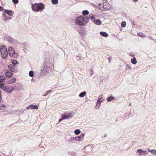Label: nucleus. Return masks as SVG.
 Here are the masks:
<instances>
[{
	"label": "nucleus",
	"mask_w": 156,
	"mask_h": 156,
	"mask_svg": "<svg viewBox=\"0 0 156 156\" xmlns=\"http://www.w3.org/2000/svg\"><path fill=\"white\" fill-rule=\"evenodd\" d=\"M45 6L44 4L41 3L40 2L38 3H35L31 5L32 9L34 11L39 12L42 11L45 9Z\"/></svg>",
	"instance_id": "obj_1"
},
{
	"label": "nucleus",
	"mask_w": 156,
	"mask_h": 156,
	"mask_svg": "<svg viewBox=\"0 0 156 156\" xmlns=\"http://www.w3.org/2000/svg\"><path fill=\"white\" fill-rule=\"evenodd\" d=\"M53 67V64L49 62L45 63V65L41 69V70L43 72L44 71V73H48L49 71L51 70Z\"/></svg>",
	"instance_id": "obj_2"
},
{
	"label": "nucleus",
	"mask_w": 156,
	"mask_h": 156,
	"mask_svg": "<svg viewBox=\"0 0 156 156\" xmlns=\"http://www.w3.org/2000/svg\"><path fill=\"white\" fill-rule=\"evenodd\" d=\"M6 39L10 43L18 44L20 45L21 44V43L10 36L6 37Z\"/></svg>",
	"instance_id": "obj_3"
},
{
	"label": "nucleus",
	"mask_w": 156,
	"mask_h": 156,
	"mask_svg": "<svg viewBox=\"0 0 156 156\" xmlns=\"http://www.w3.org/2000/svg\"><path fill=\"white\" fill-rule=\"evenodd\" d=\"M9 54L11 57H17L18 53H15V50L12 47H9L8 48Z\"/></svg>",
	"instance_id": "obj_4"
},
{
	"label": "nucleus",
	"mask_w": 156,
	"mask_h": 156,
	"mask_svg": "<svg viewBox=\"0 0 156 156\" xmlns=\"http://www.w3.org/2000/svg\"><path fill=\"white\" fill-rule=\"evenodd\" d=\"M83 16H80L76 18V23L78 25H84L85 23L83 22Z\"/></svg>",
	"instance_id": "obj_5"
},
{
	"label": "nucleus",
	"mask_w": 156,
	"mask_h": 156,
	"mask_svg": "<svg viewBox=\"0 0 156 156\" xmlns=\"http://www.w3.org/2000/svg\"><path fill=\"white\" fill-rule=\"evenodd\" d=\"M103 95H100L97 100V101L96 106V108H99L100 106V104L101 102L103 101V100H102L101 101V99L103 98Z\"/></svg>",
	"instance_id": "obj_6"
},
{
	"label": "nucleus",
	"mask_w": 156,
	"mask_h": 156,
	"mask_svg": "<svg viewBox=\"0 0 156 156\" xmlns=\"http://www.w3.org/2000/svg\"><path fill=\"white\" fill-rule=\"evenodd\" d=\"M90 18L92 21L94 22L95 24L98 25H101V21L100 20L96 19L93 16H91L90 17Z\"/></svg>",
	"instance_id": "obj_7"
},
{
	"label": "nucleus",
	"mask_w": 156,
	"mask_h": 156,
	"mask_svg": "<svg viewBox=\"0 0 156 156\" xmlns=\"http://www.w3.org/2000/svg\"><path fill=\"white\" fill-rule=\"evenodd\" d=\"M0 52L1 54L8 52L7 49L5 46H1L0 47Z\"/></svg>",
	"instance_id": "obj_8"
},
{
	"label": "nucleus",
	"mask_w": 156,
	"mask_h": 156,
	"mask_svg": "<svg viewBox=\"0 0 156 156\" xmlns=\"http://www.w3.org/2000/svg\"><path fill=\"white\" fill-rule=\"evenodd\" d=\"M4 13H5L10 16H12L13 15L14 12L11 10L5 9L4 10Z\"/></svg>",
	"instance_id": "obj_9"
},
{
	"label": "nucleus",
	"mask_w": 156,
	"mask_h": 156,
	"mask_svg": "<svg viewBox=\"0 0 156 156\" xmlns=\"http://www.w3.org/2000/svg\"><path fill=\"white\" fill-rule=\"evenodd\" d=\"M85 134L81 133L80 136L75 137V140L77 141H81L83 139Z\"/></svg>",
	"instance_id": "obj_10"
},
{
	"label": "nucleus",
	"mask_w": 156,
	"mask_h": 156,
	"mask_svg": "<svg viewBox=\"0 0 156 156\" xmlns=\"http://www.w3.org/2000/svg\"><path fill=\"white\" fill-rule=\"evenodd\" d=\"M38 108V106L36 105H30L27 107L26 109H27L29 108H31L34 109H37Z\"/></svg>",
	"instance_id": "obj_11"
},
{
	"label": "nucleus",
	"mask_w": 156,
	"mask_h": 156,
	"mask_svg": "<svg viewBox=\"0 0 156 156\" xmlns=\"http://www.w3.org/2000/svg\"><path fill=\"white\" fill-rule=\"evenodd\" d=\"M13 73L12 72H9V71H6L5 73L6 77L9 78L12 76Z\"/></svg>",
	"instance_id": "obj_12"
},
{
	"label": "nucleus",
	"mask_w": 156,
	"mask_h": 156,
	"mask_svg": "<svg viewBox=\"0 0 156 156\" xmlns=\"http://www.w3.org/2000/svg\"><path fill=\"white\" fill-rule=\"evenodd\" d=\"M3 90L8 93H10L13 90L10 89V87L8 86L7 87H3Z\"/></svg>",
	"instance_id": "obj_13"
},
{
	"label": "nucleus",
	"mask_w": 156,
	"mask_h": 156,
	"mask_svg": "<svg viewBox=\"0 0 156 156\" xmlns=\"http://www.w3.org/2000/svg\"><path fill=\"white\" fill-rule=\"evenodd\" d=\"M83 22L85 23V25L90 20V17L88 16H86L85 17L83 16Z\"/></svg>",
	"instance_id": "obj_14"
},
{
	"label": "nucleus",
	"mask_w": 156,
	"mask_h": 156,
	"mask_svg": "<svg viewBox=\"0 0 156 156\" xmlns=\"http://www.w3.org/2000/svg\"><path fill=\"white\" fill-rule=\"evenodd\" d=\"M100 34L102 36L107 37L108 36V34L105 32L101 31L100 32Z\"/></svg>",
	"instance_id": "obj_15"
},
{
	"label": "nucleus",
	"mask_w": 156,
	"mask_h": 156,
	"mask_svg": "<svg viewBox=\"0 0 156 156\" xmlns=\"http://www.w3.org/2000/svg\"><path fill=\"white\" fill-rule=\"evenodd\" d=\"M15 88L17 90H20L22 88L20 84H16L15 86Z\"/></svg>",
	"instance_id": "obj_16"
},
{
	"label": "nucleus",
	"mask_w": 156,
	"mask_h": 156,
	"mask_svg": "<svg viewBox=\"0 0 156 156\" xmlns=\"http://www.w3.org/2000/svg\"><path fill=\"white\" fill-rule=\"evenodd\" d=\"M92 147H91L88 146H86L84 147V149L85 150H87V151L89 152L91 151Z\"/></svg>",
	"instance_id": "obj_17"
},
{
	"label": "nucleus",
	"mask_w": 156,
	"mask_h": 156,
	"mask_svg": "<svg viewBox=\"0 0 156 156\" xmlns=\"http://www.w3.org/2000/svg\"><path fill=\"white\" fill-rule=\"evenodd\" d=\"M16 79L13 77L12 79L9 80L8 81V83L9 84H11L13 83H14L16 81Z\"/></svg>",
	"instance_id": "obj_18"
},
{
	"label": "nucleus",
	"mask_w": 156,
	"mask_h": 156,
	"mask_svg": "<svg viewBox=\"0 0 156 156\" xmlns=\"http://www.w3.org/2000/svg\"><path fill=\"white\" fill-rule=\"evenodd\" d=\"M114 99H115V98L114 97H113V96H109L107 98L106 100L108 102H110V101H112Z\"/></svg>",
	"instance_id": "obj_19"
},
{
	"label": "nucleus",
	"mask_w": 156,
	"mask_h": 156,
	"mask_svg": "<svg viewBox=\"0 0 156 156\" xmlns=\"http://www.w3.org/2000/svg\"><path fill=\"white\" fill-rule=\"evenodd\" d=\"M131 63L133 64H136L137 63V60L136 58L133 57V58L131 59Z\"/></svg>",
	"instance_id": "obj_20"
},
{
	"label": "nucleus",
	"mask_w": 156,
	"mask_h": 156,
	"mask_svg": "<svg viewBox=\"0 0 156 156\" xmlns=\"http://www.w3.org/2000/svg\"><path fill=\"white\" fill-rule=\"evenodd\" d=\"M86 92L84 91L81 93L79 95V96L81 98L85 96L86 94Z\"/></svg>",
	"instance_id": "obj_21"
},
{
	"label": "nucleus",
	"mask_w": 156,
	"mask_h": 156,
	"mask_svg": "<svg viewBox=\"0 0 156 156\" xmlns=\"http://www.w3.org/2000/svg\"><path fill=\"white\" fill-rule=\"evenodd\" d=\"M143 152H144V151L140 149H138L137 151V152L139 153V155H140L144 154Z\"/></svg>",
	"instance_id": "obj_22"
},
{
	"label": "nucleus",
	"mask_w": 156,
	"mask_h": 156,
	"mask_svg": "<svg viewBox=\"0 0 156 156\" xmlns=\"http://www.w3.org/2000/svg\"><path fill=\"white\" fill-rule=\"evenodd\" d=\"M8 52H5V53H3V54H1L2 55V58L3 59H5V58H6L8 55Z\"/></svg>",
	"instance_id": "obj_23"
},
{
	"label": "nucleus",
	"mask_w": 156,
	"mask_h": 156,
	"mask_svg": "<svg viewBox=\"0 0 156 156\" xmlns=\"http://www.w3.org/2000/svg\"><path fill=\"white\" fill-rule=\"evenodd\" d=\"M82 14L84 16H86L89 14V12L87 10H84L83 11Z\"/></svg>",
	"instance_id": "obj_24"
},
{
	"label": "nucleus",
	"mask_w": 156,
	"mask_h": 156,
	"mask_svg": "<svg viewBox=\"0 0 156 156\" xmlns=\"http://www.w3.org/2000/svg\"><path fill=\"white\" fill-rule=\"evenodd\" d=\"M5 80V77L3 76H0V83L2 82Z\"/></svg>",
	"instance_id": "obj_25"
},
{
	"label": "nucleus",
	"mask_w": 156,
	"mask_h": 156,
	"mask_svg": "<svg viewBox=\"0 0 156 156\" xmlns=\"http://www.w3.org/2000/svg\"><path fill=\"white\" fill-rule=\"evenodd\" d=\"M148 150L152 154H156V150L148 149Z\"/></svg>",
	"instance_id": "obj_26"
},
{
	"label": "nucleus",
	"mask_w": 156,
	"mask_h": 156,
	"mask_svg": "<svg viewBox=\"0 0 156 156\" xmlns=\"http://www.w3.org/2000/svg\"><path fill=\"white\" fill-rule=\"evenodd\" d=\"M67 115H68V117H69V118L70 117L72 118L73 117L74 115V114L73 112H71L70 113L67 114Z\"/></svg>",
	"instance_id": "obj_27"
},
{
	"label": "nucleus",
	"mask_w": 156,
	"mask_h": 156,
	"mask_svg": "<svg viewBox=\"0 0 156 156\" xmlns=\"http://www.w3.org/2000/svg\"><path fill=\"white\" fill-rule=\"evenodd\" d=\"M11 62L12 63V64L13 65H16L19 64V62L15 60H12Z\"/></svg>",
	"instance_id": "obj_28"
},
{
	"label": "nucleus",
	"mask_w": 156,
	"mask_h": 156,
	"mask_svg": "<svg viewBox=\"0 0 156 156\" xmlns=\"http://www.w3.org/2000/svg\"><path fill=\"white\" fill-rule=\"evenodd\" d=\"M80 132L81 131L79 129H76L74 131V133L76 135L80 134Z\"/></svg>",
	"instance_id": "obj_29"
},
{
	"label": "nucleus",
	"mask_w": 156,
	"mask_h": 156,
	"mask_svg": "<svg viewBox=\"0 0 156 156\" xmlns=\"http://www.w3.org/2000/svg\"><path fill=\"white\" fill-rule=\"evenodd\" d=\"M126 25V22L123 21L121 23V26L122 27H125Z\"/></svg>",
	"instance_id": "obj_30"
},
{
	"label": "nucleus",
	"mask_w": 156,
	"mask_h": 156,
	"mask_svg": "<svg viewBox=\"0 0 156 156\" xmlns=\"http://www.w3.org/2000/svg\"><path fill=\"white\" fill-rule=\"evenodd\" d=\"M29 75L30 77H33L34 76L33 71H30L29 73Z\"/></svg>",
	"instance_id": "obj_31"
},
{
	"label": "nucleus",
	"mask_w": 156,
	"mask_h": 156,
	"mask_svg": "<svg viewBox=\"0 0 156 156\" xmlns=\"http://www.w3.org/2000/svg\"><path fill=\"white\" fill-rule=\"evenodd\" d=\"M51 2L53 4H57L58 2V0H51Z\"/></svg>",
	"instance_id": "obj_32"
},
{
	"label": "nucleus",
	"mask_w": 156,
	"mask_h": 156,
	"mask_svg": "<svg viewBox=\"0 0 156 156\" xmlns=\"http://www.w3.org/2000/svg\"><path fill=\"white\" fill-rule=\"evenodd\" d=\"M62 117L64 119H67L69 118V117H68L67 114H66L64 115H62Z\"/></svg>",
	"instance_id": "obj_33"
},
{
	"label": "nucleus",
	"mask_w": 156,
	"mask_h": 156,
	"mask_svg": "<svg viewBox=\"0 0 156 156\" xmlns=\"http://www.w3.org/2000/svg\"><path fill=\"white\" fill-rule=\"evenodd\" d=\"M11 71L12 72L16 73L18 71V69H17V68H12V69H11Z\"/></svg>",
	"instance_id": "obj_34"
},
{
	"label": "nucleus",
	"mask_w": 156,
	"mask_h": 156,
	"mask_svg": "<svg viewBox=\"0 0 156 156\" xmlns=\"http://www.w3.org/2000/svg\"><path fill=\"white\" fill-rule=\"evenodd\" d=\"M5 107V105L2 104L0 106V110H2L4 109Z\"/></svg>",
	"instance_id": "obj_35"
},
{
	"label": "nucleus",
	"mask_w": 156,
	"mask_h": 156,
	"mask_svg": "<svg viewBox=\"0 0 156 156\" xmlns=\"http://www.w3.org/2000/svg\"><path fill=\"white\" fill-rule=\"evenodd\" d=\"M52 91V90H48L46 92V94L45 95H43V96H45L47 95H48V94L51 92Z\"/></svg>",
	"instance_id": "obj_36"
},
{
	"label": "nucleus",
	"mask_w": 156,
	"mask_h": 156,
	"mask_svg": "<svg viewBox=\"0 0 156 156\" xmlns=\"http://www.w3.org/2000/svg\"><path fill=\"white\" fill-rule=\"evenodd\" d=\"M13 64H10L8 66V68L10 70L12 69V68Z\"/></svg>",
	"instance_id": "obj_37"
},
{
	"label": "nucleus",
	"mask_w": 156,
	"mask_h": 156,
	"mask_svg": "<svg viewBox=\"0 0 156 156\" xmlns=\"http://www.w3.org/2000/svg\"><path fill=\"white\" fill-rule=\"evenodd\" d=\"M13 64H10L8 66V68L10 70L12 69V68Z\"/></svg>",
	"instance_id": "obj_38"
},
{
	"label": "nucleus",
	"mask_w": 156,
	"mask_h": 156,
	"mask_svg": "<svg viewBox=\"0 0 156 156\" xmlns=\"http://www.w3.org/2000/svg\"><path fill=\"white\" fill-rule=\"evenodd\" d=\"M12 2L14 4H17L18 2V0H12Z\"/></svg>",
	"instance_id": "obj_39"
},
{
	"label": "nucleus",
	"mask_w": 156,
	"mask_h": 156,
	"mask_svg": "<svg viewBox=\"0 0 156 156\" xmlns=\"http://www.w3.org/2000/svg\"><path fill=\"white\" fill-rule=\"evenodd\" d=\"M11 19V18L9 17H7L6 18H5L3 20H4L6 22L7 20H10Z\"/></svg>",
	"instance_id": "obj_40"
},
{
	"label": "nucleus",
	"mask_w": 156,
	"mask_h": 156,
	"mask_svg": "<svg viewBox=\"0 0 156 156\" xmlns=\"http://www.w3.org/2000/svg\"><path fill=\"white\" fill-rule=\"evenodd\" d=\"M4 85V83H0V88L3 90V87H5Z\"/></svg>",
	"instance_id": "obj_41"
},
{
	"label": "nucleus",
	"mask_w": 156,
	"mask_h": 156,
	"mask_svg": "<svg viewBox=\"0 0 156 156\" xmlns=\"http://www.w3.org/2000/svg\"><path fill=\"white\" fill-rule=\"evenodd\" d=\"M126 69H129L130 70L131 69V68L130 67V66L128 64H127L126 66Z\"/></svg>",
	"instance_id": "obj_42"
},
{
	"label": "nucleus",
	"mask_w": 156,
	"mask_h": 156,
	"mask_svg": "<svg viewBox=\"0 0 156 156\" xmlns=\"http://www.w3.org/2000/svg\"><path fill=\"white\" fill-rule=\"evenodd\" d=\"M147 38L151 40H152L154 41V39L153 38V37L151 36H148Z\"/></svg>",
	"instance_id": "obj_43"
},
{
	"label": "nucleus",
	"mask_w": 156,
	"mask_h": 156,
	"mask_svg": "<svg viewBox=\"0 0 156 156\" xmlns=\"http://www.w3.org/2000/svg\"><path fill=\"white\" fill-rule=\"evenodd\" d=\"M137 35L138 36L141 37H143L144 36V35L142 33H138L137 34Z\"/></svg>",
	"instance_id": "obj_44"
},
{
	"label": "nucleus",
	"mask_w": 156,
	"mask_h": 156,
	"mask_svg": "<svg viewBox=\"0 0 156 156\" xmlns=\"http://www.w3.org/2000/svg\"><path fill=\"white\" fill-rule=\"evenodd\" d=\"M5 14V13H4V11L2 13V15L4 17H5V18H6L7 17Z\"/></svg>",
	"instance_id": "obj_45"
},
{
	"label": "nucleus",
	"mask_w": 156,
	"mask_h": 156,
	"mask_svg": "<svg viewBox=\"0 0 156 156\" xmlns=\"http://www.w3.org/2000/svg\"><path fill=\"white\" fill-rule=\"evenodd\" d=\"M4 9H4L2 6H0V11H2L3 10L4 11Z\"/></svg>",
	"instance_id": "obj_46"
},
{
	"label": "nucleus",
	"mask_w": 156,
	"mask_h": 156,
	"mask_svg": "<svg viewBox=\"0 0 156 156\" xmlns=\"http://www.w3.org/2000/svg\"><path fill=\"white\" fill-rule=\"evenodd\" d=\"M130 55L132 57H134L135 56V55L133 53L131 52L130 53Z\"/></svg>",
	"instance_id": "obj_47"
},
{
	"label": "nucleus",
	"mask_w": 156,
	"mask_h": 156,
	"mask_svg": "<svg viewBox=\"0 0 156 156\" xmlns=\"http://www.w3.org/2000/svg\"><path fill=\"white\" fill-rule=\"evenodd\" d=\"M81 56H78L77 57V59L78 60H81Z\"/></svg>",
	"instance_id": "obj_48"
},
{
	"label": "nucleus",
	"mask_w": 156,
	"mask_h": 156,
	"mask_svg": "<svg viewBox=\"0 0 156 156\" xmlns=\"http://www.w3.org/2000/svg\"><path fill=\"white\" fill-rule=\"evenodd\" d=\"M1 90H0V102H1V101L2 100V97H1Z\"/></svg>",
	"instance_id": "obj_49"
},
{
	"label": "nucleus",
	"mask_w": 156,
	"mask_h": 156,
	"mask_svg": "<svg viewBox=\"0 0 156 156\" xmlns=\"http://www.w3.org/2000/svg\"><path fill=\"white\" fill-rule=\"evenodd\" d=\"M19 112L20 113H23L24 112V110H20Z\"/></svg>",
	"instance_id": "obj_50"
},
{
	"label": "nucleus",
	"mask_w": 156,
	"mask_h": 156,
	"mask_svg": "<svg viewBox=\"0 0 156 156\" xmlns=\"http://www.w3.org/2000/svg\"><path fill=\"white\" fill-rule=\"evenodd\" d=\"M143 152V154L144 153L145 154H148L147 152L146 151H144Z\"/></svg>",
	"instance_id": "obj_51"
},
{
	"label": "nucleus",
	"mask_w": 156,
	"mask_h": 156,
	"mask_svg": "<svg viewBox=\"0 0 156 156\" xmlns=\"http://www.w3.org/2000/svg\"><path fill=\"white\" fill-rule=\"evenodd\" d=\"M108 60H109V63L111 62V60H112V59H111V58H110V57H108Z\"/></svg>",
	"instance_id": "obj_52"
},
{
	"label": "nucleus",
	"mask_w": 156,
	"mask_h": 156,
	"mask_svg": "<svg viewBox=\"0 0 156 156\" xmlns=\"http://www.w3.org/2000/svg\"><path fill=\"white\" fill-rule=\"evenodd\" d=\"M64 119H63V117H62V119H59V121H58V122H61L62 121V120H64Z\"/></svg>",
	"instance_id": "obj_53"
},
{
	"label": "nucleus",
	"mask_w": 156,
	"mask_h": 156,
	"mask_svg": "<svg viewBox=\"0 0 156 156\" xmlns=\"http://www.w3.org/2000/svg\"><path fill=\"white\" fill-rule=\"evenodd\" d=\"M131 20V23L132 24H132V25H135V24L133 23V22H134V20H133V21H132V20Z\"/></svg>",
	"instance_id": "obj_54"
},
{
	"label": "nucleus",
	"mask_w": 156,
	"mask_h": 156,
	"mask_svg": "<svg viewBox=\"0 0 156 156\" xmlns=\"http://www.w3.org/2000/svg\"><path fill=\"white\" fill-rule=\"evenodd\" d=\"M17 68L16 67V66L15 65H13L12 68Z\"/></svg>",
	"instance_id": "obj_55"
},
{
	"label": "nucleus",
	"mask_w": 156,
	"mask_h": 156,
	"mask_svg": "<svg viewBox=\"0 0 156 156\" xmlns=\"http://www.w3.org/2000/svg\"><path fill=\"white\" fill-rule=\"evenodd\" d=\"M138 0H133V2H137Z\"/></svg>",
	"instance_id": "obj_56"
},
{
	"label": "nucleus",
	"mask_w": 156,
	"mask_h": 156,
	"mask_svg": "<svg viewBox=\"0 0 156 156\" xmlns=\"http://www.w3.org/2000/svg\"><path fill=\"white\" fill-rule=\"evenodd\" d=\"M107 136V134H105L104 135V137H106Z\"/></svg>",
	"instance_id": "obj_57"
},
{
	"label": "nucleus",
	"mask_w": 156,
	"mask_h": 156,
	"mask_svg": "<svg viewBox=\"0 0 156 156\" xmlns=\"http://www.w3.org/2000/svg\"><path fill=\"white\" fill-rule=\"evenodd\" d=\"M98 5L99 6H100L101 5V3H99L98 4Z\"/></svg>",
	"instance_id": "obj_58"
},
{
	"label": "nucleus",
	"mask_w": 156,
	"mask_h": 156,
	"mask_svg": "<svg viewBox=\"0 0 156 156\" xmlns=\"http://www.w3.org/2000/svg\"><path fill=\"white\" fill-rule=\"evenodd\" d=\"M38 147H39L40 148H41V145H40H40H39Z\"/></svg>",
	"instance_id": "obj_59"
},
{
	"label": "nucleus",
	"mask_w": 156,
	"mask_h": 156,
	"mask_svg": "<svg viewBox=\"0 0 156 156\" xmlns=\"http://www.w3.org/2000/svg\"><path fill=\"white\" fill-rule=\"evenodd\" d=\"M141 156H143V155H141Z\"/></svg>",
	"instance_id": "obj_60"
},
{
	"label": "nucleus",
	"mask_w": 156,
	"mask_h": 156,
	"mask_svg": "<svg viewBox=\"0 0 156 156\" xmlns=\"http://www.w3.org/2000/svg\"><path fill=\"white\" fill-rule=\"evenodd\" d=\"M129 106H131V104H130Z\"/></svg>",
	"instance_id": "obj_61"
},
{
	"label": "nucleus",
	"mask_w": 156,
	"mask_h": 156,
	"mask_svg": "<svg viewBox=\"0 0 156 156\" xmlns=\"http://www.w3.org/2000/svg\"><path fill=\"white\" fill-rule=\"evenodd\" d=\"M94 7H95V5H94Z\"/></svg>",
	"instance_id": "obj_62"
},
{
	"label": "nucleus",
	"mask_w": 156,
	"mask_h": 156,
	"mask_svg": "<svg viewBox=\"0 0 156 156\" xmlns=\"http://www.w3.org/2000/svg\"><path fill=\"white\" fill-rule=\"evenodd\" d=\"M93 73H92L91 74V75H92L93 74Z\"/></svg>",
	"instance_id": "obj_63"
}]
</instances>
